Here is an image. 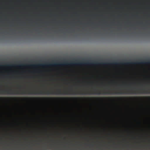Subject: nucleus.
<instances>
[{
  "mask_svg": "<svg viewBox=\"0 0 150 150\" xmlns=\"http://www.w3.org/2000/svg\"><path fill=\"white\" fill-rule=\"evenodd\" d=\"M42 94V95H57V89L56 91H53L47 90L43 91L40 90L39 91H14L11 89H0V94Z\"/></svg>",
  "mask_w": 150,
  "mask_h": 150,
  "instance_id": "obj_1",
  "label": "nucleus"
},
{
  "mask_svg": "<svg viewBox=\"0 0 150 150\" xmlns=\"http://www.w3.org/2000/svg\"><path fill=\"white\" fill-rule=\"evenodd\" d=\"M97 62H96L94 63H92L89 62H87V63H71L70 64H50L49 65L50 66H63L65 65H97L98 64H97ZM47 66H49V65H46Z\"/></svg>",
  "mask_w": 150,
  "mask_h": 150,
  "instance_id": "obj_2",
  "label": "nucleus"
},
{
  "mask_svg": "<svg viewBox=\"0 0 150 150\" xmlns=\"http://www.w3.org/2000/svg\"><path fill=\"white\" fill-rule=\"evenodd\" d=\"M25 99L26 100H28L29 99H77V98H25Z\"/></svg>",
  "mask_w": 150,
  "mask_h": 150,
  "instance_id": "obj_3",
  "label": "nucleus"
},
{
  "mask_svg": "<svg viewBox=\"0 0 150 150\" xmlns=\"http://www.w3.org/2000/svg\"><path fill=\"white\" fill-rule=\"evenodd\" d=\"M30 66L33 67H36L38 65H31Z\"/></svg>",
  "mask_w": 150,
  "mask_h": 150,
  "instance_id": "obj_4",
  "label": "nucleus"
},
{
  "mask_svg": "<svg viewBox=\"0 0 150 150\" xmlns=\"http://www.w3.org/2000/svg\"><path fill=\"white\" fill-rule=\"evenodd\" d=\"M17 66L19 67H21L23 66V65H17Z\"/></svg>",
  "mask_w": 150,
  "mask_h": 150,
  "instance_id": "obj_5",
  "label": "nucleus"
},
{
  "mask_svg": "<svg viewBox=\"0 0 150 150\" xmlns=\"http://www.w3.org/2000/svg\"><path fill=\"white\" fill-rule=\"evenodd\" d=\"M38 66H42V67H44L45 66V65H43V64H40V65H38Z\"/></svg>",
  "mask_w": 150,
  "mask_h": 150,
  "instance_id": "obj_6",
  "label": "nucleus"
},
{
  "mask_svg": "<svg viewBox=\"0 0 150 150\" xmlns=\"http://www.w3.org/2000/svg\"><path fill=\"white\" fill-rule=\"evenodd\" d=\"M139 64H145V63H144V62H141V63H140Z\"/></svg>",
  "mask_w": 150,
  "mask_h": 150,
  "instance_id": "obj_7",
  "label": "nucleus"
},
{
  "mask_svg": "<svg viewBox=\"0 0 150 150\" xmlns=\"http://www.w3.org/2000/svg\"><path fill=\"white\" fill-rule=\"evenodd\" d=\"M102 64L103 65H105L106 64L105 63H103V64Z\"/></svg>",
  "mask_w": 150,
  "mask_h": 150,
  "instance_id": "obj_8",
  "label": "nucleus"
},
{
  "mask_svg": "<svg viewBox=\"0 0 150 150\" xmlns=\"http://www.w3.org/2000/svg\"><path fill=\"white\" fill-rule=\"evenodd\" d=\"M130 63H127L126 64H129Z\"/></svg>",
  "mask_w": 150,
  "mask_h": 150,
  "instance_id": "obj_9",
  "label": "nucleus"
},
{
  "mask_svg": "<svg viewBox=\"0 0 150 150\" xmlns=\"http://www.w3.org/2000/svg\"><path fill=\"white\" fill-rule=\"evenodd\" d=\"M148 98H149L150 99V97H148Z\"/></svg>",
  "mask_w": 150,
  "mask_h": 150,
  "instance_id": "obj_10",
  "label": "nucleus"
},
{
  "mask_svg": "<svg viewBox=\"0 0 150 150\" xmlns=\"http://www.w3.org/2000/svg\"><path fill=\"white\" fill-rule=\"evenodd\" d=\"M114 64H116V63H114Z\"/></svg>",
  "mask_w": 150,
  "mask_h": 150,
  "instance_id": "obj_11",
  "label": "nucleus"
}]
</instances>
